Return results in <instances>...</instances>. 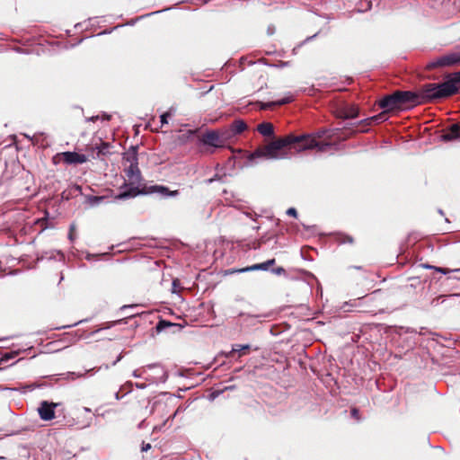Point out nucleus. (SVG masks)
Masks as SVG:
<instances>
[{"label":"nucleus","mask_w":460,"mask_h":460,"mask_svg":"<svg viewBox=\"0 0 460 460\" xmlns=\"http://www.w3.org/2000/svg\"><path fill=\"white\" fill-rule=\"evenodd\" d=\"M295 145H296L298 150L313 148H317L319 150L323 149V147L319 146V143H317L314 138L311 137L309 135L295 136L293 134H289L282 138H279L271 142L262 148L255 150L252 154H251L250 160L261 157L267 159H278L279 157V152L282 148Z\"/></svg>","instance_id":"f257e3e1"},{"label":"nucleus","mask_w":460,"mask_h":460,"mask_svg":"<svg viewBox=\"0 0 460 460\" xmlns=\"http://www.w3.org/2000/svg\"><path fill=\"white\" fill-rule=\"evenodd\" d=\"M416 93L420 105L452 96L456 94V89L452 84L447 83L446 80L440 84H426Z\"/></svg>","instance_id":"f03ea898"},{"label":"nucleus","mask_w":460,"mask_h":460,"mask_svg":"<svg viewBox=\"0 0 460 460\" xmlns=\"http://www.w3.org/2000/svg\"><path fill=\"white\" fill-rule=\"evenodd\" d=\"M158 194L161 197H176L179 195V190H170L168 187L164 185H143L135 186L134 188H128V190L119 191L115 196L117 199H128L135 198L138 195H152Z\"/></svg>","instance_id":"7ed1b4c3"},{"label":"nucleus","mask_w":460,"mask_h":460,"mask_svg":"<svg viewBox=\"0 0 460 460\" xmlns=\"http://www.w3.org/2000/svg\"><path fill=\"white\" fill-rule=\"evenodd\" d=\"M135 378H144L150 384L165 383L168 379V373L160 363H152L136 369L132 373Z\"/></svg>","instance_id":"20e7f679"},{"label":"nucleus","mask_w":460,"mask_h":460,"mask_svg":"<svg viewBox=\"0 0 460 460\" xmlns=\"http://www.w3.org/2000/svg\"><path fill=\"white\" fill-rule=\"evenodd\" d=\"M460 66V47L454 49L452 51L447 52L431 61L429 65V68H435L438 66Z\"/></svg>","instance_id":"39448f33"},{"label":"nucleus","mask_w":460,"mask_h":460,"mask_svg":"<svg viewBox=\"0 0 460 460\" xmlns=\"http://www.w3.org/2000/svg\"><path fill=\"white\" fill-rule=\"evenodd\" d=\"M395 93L400 111L409 110L419 105L416 92L398 90Z\"/></svg>","instance_id":"423d86ee"},{"label":"nucleus","mask_w":460,"mask_h":460,"mask_svg":"<svg viewBox=\"0 0 460 460\" xmlns=\"http://www.w3.org/2000/svg\"><path fill=\"white\" fill-rule=\"evenodd\" d=\"M125 173L128 179V182L125 181L120 186L119 191L138 186L142 181V175L138 168V164H129L128 167L125 169Z\"/></svg>","instance_id":"0eeeda50"},{"label":"nucleus","mask_w":460,"mask_h":460,"mask_svg":"<svg viewBox=\"0 0 460 460\" xmlns=\"http://www.w3.org/2000/svg\"><path fill=\"white\" fill-rule=\"evenodd\" d=\"M199 144L214 149L225 147L218 130H208L199 138Z\"/></svg>","instance_id":"6e6552de"},{"label":"nucleus","mask_w":460,"mask_h":460,"mask_svg":"<svg viewBox=\"0 0 460 460\" xmlns=\"http://www.w3.org/2000/svg\"><path fill=\"white\" fill-rule=\"evenodd\" d=\"M378 105L385 111V112L389 113L392 111H400L395 91L381 98L378 102Z\"/></svg>","instance_id":"1a4fd4ad"},{"label":"nucleus","mask_w":460,"mask_h":460,"mask_svg":"<svg viewBox=\"0 0 460 460\" xmlns=\"http://www.w3.org/2000/svg\"><path fill=\"white\" fill-rule=\"evenodd\" d=\"M58 403L42 401L38 408L40 418L42 420L48 421L55 418V408Z\"/></svg>","instance_id":"9d476101"},{"label":"nucleus","mask_w":460,"mask_h":460,"mask_svg":"<svg viewBox=\"0 0 460 460\" xmlns=\"http://www.w3.org/2000/svg\"><path fill=\"white\" fill-rule=\"evenodd\" d=\"M438 280L440 281L444 291L460 289V277L455 275V273L447 274L444 278H439Z\"/></svg>","instance_id":"9b49d317"},{"label":"nucleus","mask_w":460,"mask_h":460,"mask_svg":"<svg viewBox=\"0 0 460 460\" xmlns=\"http://www.w3.org/2000/svg\"><path fill=\"white\" fill-rule=\"evenodd\" d=\"M165 395L166 394L164 393L159 396H156L148 401V404L146 405V409L148 410L150 415L155 413L156 411H164L166 409L167 404L162 398V396Z\"/></svg>","instance_id":"f8f14e48"},{"label":"nucleus","mask_w":460,"mask_h":460,"mask_svg":"<svg viewBox=\"0 0 460 460\" xmlns=\"http://www.w3.org/2000/svg\"><path fill=\"white\" fill-rule=\"evenodd\" d=\"M443 142L460 141V124H452L447 130L440 136Z\"/></svg>","instance_id":"ddd939ff"},{"label":"nucleus","mask_w":460,"mask_h":460,"mask_svg":"<svg viewBox=\"0 0 460 460\" xmlns=\"http://www.w3.org/2000/svg\"><path fill=\"white\" fill-rule=\"evenodd\" d=\"M64 162L67 164H79L87 161L85 155L78 154L76 152H64L62 153Z\"/></svg>","instance_id":"4468645a"},{"label":"nucleus","mask_w":460,"mask_h":460,"mask_svg":"<svg viewBox=\"0 0 460 460\" xmlns=\"http://www.w3.org/2000/svg\"><path fill=\"white\" fill-rule=\"evenodd\" d=\"M292 101H293L292 95L288 94V96H285L284 98H281L278 101L269 102H259L258 104H259L261 110H269V109H272L276 106H281V105L290 103Z\"/></svg>","instance_id":"2eb2a0df"},{"label":"nucleus","mask_w":460,"mask_h":460,"mask_svg":"<svg viewBox=\"0 0 460 460\" xmlns=\"http://www.w3.org/2000/svg\"><path fill=\"white\" fill-rule=\"evenodd\" d=\"M276 262L275 259H270L264 262L253 264L252 266L243 268L239 270V272H247V271H253V270H268L269 268L272 265H274Z\"/></svg>","instance_id":"dca6fc26"},{"label":"nucleus","mask_w":460,"mask_h":460,"mask_svg":"<svg viewBox=\"0 0 460 460\" xmlns=\"http://www.w3.org/2000/svg\"><path fill=\"white\" fill-rule=\"evenodd\" d=\"M137 149V146H131L123 154V160L129 163V164H138Z\"/></svg>","instance_id":"f3484780"},{"label":"nucleus","mask_w":460,"mask_h":460,"mask_svg":"<svg viewBox=\"0 0 460 460\" xmlns=\"http://www.w3.org/2000/svg\"><path fill=\"white\" fill-rule=\"evenodd\" d=\"M82 194V187L77 184L70 186L67 190H64L61 194L63 199L68 200L74 196Z\"/></svg>","instance_id":"a211bd4d"},{"label":"nucleus","mask_w":460,"mask_h":460,"mask_svg":"<svg viewBox=\"0 0 460 460\" xmlns=\"http://www.w3.org/2000/svg\"><path fill=\"white\" fill-rule=\"evenodd\" d=\"M92 370L93 369L85 370L84 373H80V372H66V373L59 374L58 376H59L58 379H64V380H67V381H74L76 378L84 377L85 375L88 372L92 371Z\"/></svg>","instance_id":"6ab92c4d"},{"label":"nucleus","mask_w":460,"mask_h":460,"mask_svg":"<svg viewBox=\"0 0 460 460\" xmlns=\"http://www.w3.org/2000/svg\"><path fill=\"white\" fill-rule=\"evenodd\" d=\"M251 349V346L249 344H234L232 347V349L226 353V358L233 357L235 352H239V357H241L243 354H245L246 350H249Z\"/></svg>","instance_id":"aec40b11"},{"label":"nucleus","mask_w":460,"mask_h":460,"mask_svg":"<svg viewBox=\"0 0 460 460\" xmlns=\"http://www.w3.org/2000/svg\"><path fill=\"white\" fill-rule=\"evenodd\" d=\"M229 127L231 128L232 132L234 133V136H237V135L243 133L247 128L246 123L242 119L234 120L229 125Z\"/></svg>","instance_id":"412c9836"},{"label":"nucleus","mask_w":460,"mask_h":460,"mask_svg":"<svg viewBox=\"0 0 460 460\" xmlns=\"http://www.w3.org/2000/svg\"><path fill=\"white\" fill-rule=\"evenodd\" d=\"M257 130L264 137H271L274 134L273 125L270 122H262L259 124Z\"/></svg>","instance_id":"4be33fe9"},{"label":"nucleus","mask_w":460,"mask_h":460,"mask_svg":"<svg viewBox=\"0 0 460 460\" xmlns=\"http://www.w3.org/2000/svg\"><path fill=\"white\" fill-rule=\"evenodd\" d=\"M358 115V109L355 106H349V107H347L345 108L342 111H341V117L345 119H355L357 118Z\"/></svg>","instance_id":"5701e85b"},{"label":"nucleus","mask_w":460,"mask_h":460,"mask_svg":"<svg viewBox=\"0 0 460 460\" xmlns=\"http://www.w3.org/2000/svg\"><path fill=\"white\" fill-rule=\"evenodd\" d=\"M218 132H219V136H220V138H221V141H222L224 146H226L227 145V143L229 142L230 139H232L234 137H235L234 135V133L232 132V129L229 126H228V128H224Z\"/></svg>","instance_id":"b1692460"},{"label":"nucleus","mask_w":460,"mask_h":460,"mask_svg":"<svg viewBox=\"0 0 460 460\" xmlns=\"http://www.w3.org/2000/svg\"><path fill=\"white\" fill-rule=\"evenodd\" d=\"M105 199L104 196H87L86 202L90 207H97Z\"/></svg>","instance_id":"393cba45"},{"label":"nucleus","mask_w":460,"mask_h":460,"mask_svg":"<svg viewBox=\"0 0 460 460\" xmlns=\"http://www.w3.org/2000/svg\"><path fill=\"white\" fill-rule=\"evenodd\" d=\"M447 81L453 84L456 93L460 88V72L455 73L451 77L447 78Z\"/></svg>","instance_id":"a878e982"},{"label":"nucleus","mask_w":460,"mask_h":460,"mask_svg":"<svg viewBox=\"0 0 460 460\" xmlns=\"http://www.w3.org/2000/svg\"><path fill=\"white\" fill-rule=\"evenodd\" d=\"M111 147V146L110 143L102 142L100 144V146H96V148L98 149V155H106L110 154Z\"/></svg>","instance_id":"bb28decb"},{"label":"nucleus","mask_w":460,"mask_h":460,"mask_svg":"<svg viewBox=\"0 0 460 460\" xmlns=\"http://www.w3.org/2000/svg\"><path fill=\"white\" fill-rule=\"evenodd\" d=\"M387 113L388 112H385V111L383 110L381 113L369 117V119H372L373 123L375 124H379L388 119V117L386 115Z\"/></svg>","instance_id":"cd10ccee"},{"label":"nucleus","mask_w":460,"mask_h":460,"mask_svg":"<svg viewBox=\"0 0 460 460\" xmlns=\"http://www.w3.org/2000/svg\"><path fill=\"white\" fill-rule=\"evenodd\" d=\"M118 322H113L111 324L108 325V326H105V327H102V328H99V329H96L93 332H91L89 334L87 335H84V334H80L79 335V339H87V338H91V337H93L94 335H96L99 332H101L102 330H104V329H109L110 327L111 326H114Z\"/></svg>","instance_id":"c85d7f7f"},{"label":"nucleus","mask_w":460,"mask_h":460,"mask_svg":"<svg viewBox=\"0 0 460 460\" xmlns=\"http://www.w3.org/2000/svg\"><path fill=\"white\" fill-rule=\"evenodd\" d=\"M18 354H19V351H17V350L5 352L2 355L0 361L2 363H7L10 359L14 358Z\"/></svg>","instance_id":"c756f323"},{"label":"nucleus","mask_w":460,"mask_h":460,"mask_svg":"<svg viewBox=\"0 0 460 460\" xmlns=\"http://www.w3.org/2000/svg\"><path fill=\"white\" fill-rule=\"evenodd\" d=\"M174 324L168 322V321H165V320H160L157 323H156V326H155V329L158 332H163L164 330H165L166 328L168 327H171V326H173Z\"/></svg>","instance_id":"7c9ffc66"},{"label":"nucleus","mask_w":460,"mask_h":460,"mask_svg":"<svg viewBox=\"0 0 460 460\" xmlns=\"http://www.w3.org/2000/svg\"><path fill=\"white\" fill-rule=\"evenodd\" d=\"M373 123L372 119H369V118L361 119L358 124V126H361V128L358 129L360 132H367L368 131V126H370Z\"/></svg>","instance_id":"2f4dec72"},{"label":"nucleus","mask_w":460,"mask_h":460,"mask_svg":"<svg viewBox=\"0 0 460 460\" xmlns=\"http://www.w3.org/2000/svg\"><path fill=\"white\" fill-rule=\"evenodd\" d=\"M437 272H439L443 275L451 274V273H460V268L457 269H437Z\"/></svg>","instance_id":"473e14b6"},{"label":"nucleus","mask_w":460,"mask_h":460,"mask_svg":"<svg viewBox=\"0 0 460 460\" xmlns=\"http://www.w3.org/2000/svg\"><path fill=\"white\" fill-rule=\"evenodd\" d=\"M172 109H170L169 111H166L160 116V122L162 126L168 124V118L172 115Z\"/></svg>","instance_id":"72a5a7b5"},{"label":"nucleus","mask_w":460,"mask_h":460,"mask_svg":"<svg viewBox=\"0 0 460 460\" xmlns=\"http://www.w3.org/2000/svg\"><path fill=\"white\" fill-rule=\"evenodd\" d=\"M165 10H166V9L162 10V12H163V11H165ZM161 13V11H156V12H153V13H147V14H146V15H143V16L137 17V18H136V19H134V20H131V21H130V22H128L127 24H128V25H134V24L136 23V22H137V21H138V20H140V19H142V18H144V17H146V16L154 15V14H156V13Z\"/></svg>","instance_id":"f704fd0d"},{"label":"nucleus","mask_w":460,"mask_h":460,"mask_svg":"<svg viewBox=\"0 0 460 460\" xmlns=\"http://www.w3.org/2000/svg\"><path fill=\"white\" fill-rule=\"evenodd\" d=\"M350 415L352 418H354L357 421H360L361 420V417H360V414H359V411L358 408L354 407L350 410Z\"/></svg>","instance_id":"c9c22d12"},{"label":"nucleus","mask_w":460,"mask_h":460,"mask_svg":"<svg viewBox=\"0 0 460 460\" xmlns=\"http://www.w3.org/2000/svg\"><path fill=\"white\" fill-rule=\"evenodd\" d=\"M241 315L246 316L247 319H250V318L251 319L252 318L260 319V318H265V317L269 316L268 314H241Z\"/></svg>","instance_id":"e433bc0d"},{"label":"nucleus","mask_w":460,"mask_h":460,"mask_svg":"<svg viewBox=\"0 0 460 460\" xmlns=\"http://www.w3.org/2000/svg\"><path fill=\"white\" fill-rule=\"evenodd\" d=\"M308 135H309L311 137H313V138H315V137H323V131H318V132L315 134V136H313V135H310V134H308ZM314 140L318 143V141H317L316 139H314ZM327 146H329V145H328V144H323V143H320V142H319V146H320V147H323V149H322L321 151H323Z\"/></svg>","instance_id":"4c0bfd02"},{"label":"nucleus","mask_w":460,"mask_h":460,"mask_svg":"<svg viewBox=\"0 0 460 460\" xmlns=\"http://www.w3.org/2000/svg\"><path fill=\"white\" fill-rule=\"evenodd\" d=\"M269 66L276 67V68H283L288 66V62L279 61L278 64H267Z\"/></svg>","instance_id":"58836bf2"},{"label":"nucleus","mask_w":460,"mask_h":460,"mask_svg":"<svg viewBox=\"0 0 460 460\" xmlns=\"http://www.w3.org/2000/svg\"><path fill=\"white\" fill-rule=\"evenodd\" d=\"M271 272L276 275H282L286 273V270L283 267H277L271 270Z\"/></svg>","instance_id":"ea45409f"},{"label":"nucleus","mask_w":460,"mask_h":460,"mask_svg":"<svg viewBox=\"0 0 460 460\" xmlns=\"http://www.w3.org/2000/svg\"><path fill=\"white\" fill-rule=\"evenodd\" d=\"M128 384L130 385H133L132 382H128ZM134 385L136 386V388L140 389V390H144L147 387V385L146 383H135Z\"/></svg>","instance_id":"a19ab883"},{"label":"nucleus","mask_w":460,"mask_h":460,"mask_svg":"<svg viewBox=\"0 0 460 460\" xmlns=\"http://www.w3.org/2000/svg\"><path fill=\"white\" fill-rule=\"evenodd\" d=\"M287 215L296 217H297V211L295 208H289L287 210Z\"/></svg>","instance_id":"79ce46f5"},{"label":"nucleus","mask_w":460,"mask_h":460,"mask_svg":"<svg viewBox=\"0 0 460 460\" xmlns=\"http://www.w3.org/2000/svg\"><path fill=\"white\" fill-rule=\"evenodd\" d=\"M86 321H87V319H85V320H81V321H78L77 323H73V324H68V325H64V326H62V327H58V329L71 328V327L76 326V325H78L79 323H84V322H86Z\"/></svg>","instance_id":"37998d69"},{"label":"nucleus","mask_w":460,"mask_h":460,"mask_svg":"<svg viewBox=\"0 0 460 460\" xmlns=\"http://www.w3.org/2000/svg\"><path fill=\"white\" fill-rule=\"evenodd\" d=\"M74 230H75V226L71 225L70 228H69V234H68V238H69L70 241H74V235H73V231Z\"/></svg>","instance_id":"c03bdc74"},{"label":"nucleus","mask_w":460,"mask_h":460,"mask_svg":"<svg viewBox=\"0 0 460 460\" xmlns=\"http://www.w3.org/2000/svg\"><path fill=\"white\" fill-rule=\"evenodd\" d=\"M267 33L268 35H273L275 33V27L273 25H270L268 26V29H267Z\"/></svg>","instance_id":"a18cd8bd"},{"label":"nucleus","mask_w":460,"mask_h":460,"mask_svg":"<svg viewBox=\"0 0 460 460\" xmlns=\"http://www.w3.org/2000/svg\"><path fill=\"white\" fill-rule=\"evenodd\" d=\"M150 448H151V445H150L149 443H147V444L143 443L142 447H141V450H142L143 452H146V451H148Z\"/></svg>","instance_id":"49530a36"},{"label":"nucleus","mask_w":460,"mask_h":460,"mask_svg":"<svg viewBox=\"0 0 460 460\" xmlns=\"http://www.w3.org/2000/svg\"><path fill=\"white\" fill-rule=\"evenodd\" d=\"M423 266L426 269L434 270L435 271H437V269H444L443 267H437V266H432V265H429V264H425Z\"/></svg>","instance_id":"de8ad7c7"},{"label":"nucleus","mask_w":460,"mask_h":460,"mask_svg":"<svg viewBox=\"0 0 460 460\" xmlns=\"http://www.w3.org/2000/svg\"><path fill=\"white\" fill-rule=\"evenodd\" d=\"M102 119L103 120H110V119H111V114H108V113H106V112H103V113L102 114Z\"/></svg>","instance_id":"09e8293b"},{"label":"nucleus","mask_w":460,"mask_h":460,"mask_svg":"<svg viewBox=\"0 0 460 460\" xmlns=\"http://www.w3.org/2000/svg\"><path fill=\"white\" fill-rule=\"evenodd\" d=\"M442 297V296L437 297V298H434L432 301H431V305L436 306L439 304V299Z\"/></svg>","instance_id":"8fccbe9b"},{"label":"nucleus","mask_w":460,"mask_h":460,"mask_svg":"<svg viewBox=\"0 0 460 460\" xmlns=\"http://www.w3.org/2000/svg\"><path fill=\"white\" fill-rule=\"evenodd\" d=\"M342 243H353V238L351 236H346V239H344L342 241Z\"/></svg>","instance_id":"3c124183"},{"label":"nucleus","mask_w":460,"mask_h":460,"mask_svg":"<svg viewBox=\"0 0 460 460\" xmlns=\"http://www.w3.org/2000/svg\"><path fill=\"white\" fill-rule=\"evenodd\" d=\"M121 358H122V355H121V354H119V355L116 358V359L112 362V366H115L118 362H119V361L121 360Z\"/></svg>","instance_id":"603ef678"},{"label":"nucleus","mask_w":460,"mask_h":460,"mask_svg":"<svg viewBox=\"0 0 460 460\" xmlns=\"http://www.w3.org/2000/svg\"><path fill=\"white\" fill-rule=\"evenodd\" d=\"M156 371H155V374L151 376V375H148V376H161V372H160V369L159 368H155Z\"/></svg>","instance_id":"864d4df0"},{"label":"nucleus","mask_w":460,"mask_h":460,"mask_svg":"<svg viewBox=\"0 0 460 460\" xmlns=\"http://www.w3.org/2000/svg\"><path fill=\"white\" fill-rule=\"evenodd\" d=\"M177 288V280L172 281V292H175V289Z\"/></svg>","instance_id":"5fc2aeb1"},{"label":"nucleus","mask_w":460,"mask_h":460,"mask_svg":"<svg viewBox=\"0 0 460 460\" xmlns=\"http://www.w3.org/2000/svg\"><path fill=\"white\" fill-rule=\"evenodd\" d=\"M99 119V116H93L91 118L88 119L89 121H96L97 119Z\"/></svg>","instance_id":"6e6d98bb"},{"label":"nucleus","mask_w":460,"mask_h":460,"mask_svg":"<svg viewBox=\"0 0 460 460\" xmlns=\"http://www.w3.org/2000/svg\"><path fill=\"white\" fill-rule=\"evenodd\" d=\"M277 239H278L277 235H272V236L268 238L269 241L270 240H274V243H277Z\"/></svg>","instance_id":"4d7b16f0"},{"label":"nucleus","mask_w":460,"mask_h":460,"mask_svg":"<svg viewBox=\"0 0 460 460\" xmlns=\"http://www.w3.org/2000/svg\"><path fill=\"white\" fill-rule=\"evenodd\" d=\"M134 305H123L120 309L121 310H126V309H128V308H133Z\"/></svg>","instance_id":"13d9d810"},{"label":"nucleus","mask_w":460,"mask_h":460,"mask_svg":"<svg viewBox=\"0 0 460 460\" xmlns=\"http://www.w3.org/2000/svg\"><path fill=\"white\" fill-rule=\"evenodd\" d=\"M23 136H24L26 138H28V139H30V140H31V141L33 140V137H31V136H30V135H28V134H23Z\"/></svg>","instance_id":"bf43d9fd"},{"label":"nucleus","mask_w":460,"mask_h":460,"mask_svg":"<svg viewBox=\"0 0 460 460\" xmlns=\"http://www.w3.org/2000/svg\"><path fill=\"white\" fill-rule=\"evenodd\" d=\"M315 37H316V34H314V35H313V36H311V37H308V38L305 40V41H309V40H311L314 39Z\"/></svg>","instance_id":"052dcab7"},{"label":"nucleus","mask_w":460,"mask_h":460,"mask_svg":"<svg viewBox=\"0 0 460 460\" xmlns=\"http://www.w3.org/2000/svg\"><path fill=\"white\" fill-rule=\"evenodd\" d=\"M40 386H41V385H37V387H40ZM35 387H36V385H35V384H33V385H30V388H31V390H32V389H34Z\"/></svg>","instance_id":"680f3d73"},{"label":"nucleus","mask_w":460,"mask_h":460,"mask_svg":"<svg viewBox=\"0 0 460 460\" xmlns=\"http://www.w3.org/2000/svg\"><path fill=\"white\" fill-rule=\"evenodd\" d=\"M144 423H145V420H142L139 424H138V428L139 429H142L144 427Z\"/></svg>","instance_id":"e2e57ef3"},{"label":"nucleus","mask_w":460,"mask_h":460,"mask_svg":"<svg viewBox=\"0 0 460 460\" xmlns=\"http://www.w3.org/2000/svg\"><path fill=\"white\" fill-rule=\"evenodd\" d=\"M217 394H218V393H217V394L216 393H212L210 394V396H211L212 399H214V398H216L217 396Z\"/></svg>","instance_id":"0e129e2a"},{"label":"nucleus","mask_w":460,"mask_h":460,"mask_svg":"<svg viewBox=\"0 0 460 460\" xmlns=\"http://www.w3.org/2000/svg\"><path fill=\"white\" fill-rule=\"evenodd\" d=\"M450 296H460V293H457V294H452V295H450Z\"/></svg>","instance_id":"69168bd1"},{"label":"nucleus","mask_w":460,"mask_h":460,"mask_svg":"<svg viewBox=\"0 0 460 460\" xmlns=\"http://www.w3.org/2000/svg\"><path fill=\"white\" fill-rule=\"evenodd\" d=\"M314 226H305V225H304V228H305V229L314 228Z\"/></svg>","instance_id":"338daca9"},{"label":"nucleus","mask_w":460,"mask_h":460,"mask_svg":"<svg viewBox=\"0 0 460 460\" xmlns=\"http://www.w3.org/2000/svg\"><path fill=\"white\" fill-rule=\"evenodd\" d=\"M438 213H439L440 215H444V212H443V210H442V209H438Z\"/></svg>","instance_id":"774afa93"}]
</instances>
